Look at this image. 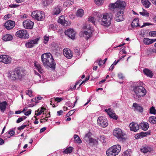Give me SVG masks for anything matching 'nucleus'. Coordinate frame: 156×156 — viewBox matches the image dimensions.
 Returning a JSON list of instances; mask_svg holds the SVG:
<instances>
[{
    "label": "nucleus",
    "instance_id": "1",
    "mask_svg": "<svg viewBox=\"0 0 156 156\" xmlns=\"http://www.w3.org/2000/svg\"><path fill=\"white\" fill-rule=\"evenodd\" d=\"M41 59L43 65L45 66L51 68L55 67V63L53 56L50 53H46L41 55Z\"/></svg>",
    "mask_w": 156,
    "mask_h": 156
},
{
    "label": "nucleus",
    "instance_id": "2",
    "mask_svg": "<svg viewBox=\"0 0 156 156\" xmlns=\"http://www.w3.org/2000/svg\"><path fill=\"white\" fill-rule=\"evenodd\" d=\"M133 97L138 100L144 96L147 93L145 89L142 86L135 85L132 87Z\"/></svg>",
    "mask_w": 156,
    "mask_h": 156
},
{
    "label": "nucleus",
    "instance_id": "3",
    "mask_svg": "<svg viewBox=\"0 0 156 156\" xmlns=\"http://www.w3.org/2000/svg\"><path fill=\"white\" fill-rule=\"evenodd\" d=\"M10 75L13 80H21L25 75V70L21 68L17 67L11 72Z\"/></svg>",
    "mask_w": 156,
    "mask_h": 156
},
{
    "label": "nucleus",
    "instance_id": "4",
    "mask_svg": "<svg viewBox=\"0 0 156 156\" xmlns=\"http://www.w3.org/2000/svg\"><path fill=\"white\" fill-rule=\"evenodd\" d=\"M121 150L120 145L117 144L113 145L109 148L106 151V154L108 156H115L118 155Z\"/></svg>",
    "mask_w": 156,
    "mask_h": 156
},
{
    "label": "nucleus",
    "instance_id": "5",
    "mask_svg": "<svg viewBox=\"0 0 156 156\" xmlns=\"http://www.w3.org/2000/svg\"><path fill=\"white\" fill-rule=\"evenodd\" d=\"M113 16L112 14L105 13L103 14V16L100 22L101 24L105 27H108L111 24Z\"/></svg>",
    "mask_w": 156,
    "mask_h": 156
},
{
    "label": "nucleus",
    "instance_id": "6",
    "mask_svg": "<svg viewBox=\"0 0 156 156\" xmlns=\"http://www.w3.org/2000/svg\"><path fill=\"white\" fill-rule=\"evenodd\" d=\"M33 18L38 21H42L45 18V15L43 12L36 10L33 11L31 14Z\"/></svg>",
    "mask_w": 156,
    "mask_h": 156
},
{
    "label": "nucleus",
    "instance_id": "7",
    "mask_svg": "<svg viewBox=\"0 0 156 156\" xmlns=\"http://www.w3.org/2000/svg\"><path fill=\"white\" fill-rule=\"evenodd\" d=\"M16 35L17 37L20 38L27 39L29 37L27 31L25 29L18 31L16 33Z\"/></svg>",
    "mask_w": 156,
    "mask_h": 156
},
{
    "label": "nucleus",
    "instance_id": "8",
    "mask_svg": "<svg viewBox=\"0 0 156 156\" xmlns=\"http://www.w3.org/2000/svg\"><path fill=\"white\" fill-rule=\"evenodd\" d=\"M113 134L119 140H122L123 139L124 135L122 130L119 128H116L114 130Z\"/></svg>",
    "mask_w": 156,
    "mask_h": 156
},
{
    "label": "nucleus",
    "instance_id": "9",
    "mask_svg": "<svg viewBox=\"0 0 156 156\" xmlns=\"http://www.w3.org/2000/svg\"><path fill=\"white\" fill-rule=\"evenodd\" d=\"M125 19V16L123 11L118 10L115 15V20L117 22L123 21Z\"/></svg>",
    "mask_w": 156,
    "mask_h": 156
},
{
    "label": "nucleus",
    "instance_id": "10",
    "mask_svg": "<svg viewBox=\"0 0 156 156\" xmlns=\"http://www.w3.org/2000/svg\"><path fill=\"white\" fill-rule=\"evenodd\" d=\"M98 124L101 127L103 128L107 126L108 124L107 119L103 116L98 117Z\"/></svg>",
    "mask_w": 156,
    "mask_h": 156
},
{
    "label": "nucleus",
    "instance_id": "11",
    "mask_svg": "<svg viewBox=\"0 0 156 156\" xmlns=\"http://www.w3.org/2000/svg\"><path fill=\"white\" fill-rule=\"evenodd\" d=\"M23 24L25 28L31 29L33 27L34 23L30 20H27L24 21L23 22Z\"/></svg>",
    "mask_w": 156,
    "mask_h": 156
},
{
    "label": "nucleus",
    "instance_id": "12",
    "mask_svg": "<svg viewBox=\"0 0 156 156\" xmlns=\"http://www.w3.org/2000/svg\"><path fill=\"white\" fill-rule=\"evenodd\" d=\"M39 40V38H37L28 41L26 43L25 46L27 48H32L34 46L35 44H37L38 43V42Z\"/></svg>",
    "mask_w": 156,
    "mask_h": 156
},
{
    "label": "nucleus",
    "instance_id": "13",
    "mask_svg": "<svg viewBox=\"0 0 156 156\" xmlns=\"http://www.w3.org/2000/svg\"><path fill=\"white\" fill-rule=\"evenodd\" d=\"M11 60L10 57L6 55H2L0 56V62H2L5 64L10 63Z\"/></svg>",
    "mask_w": 156,
    "mask_h": 156
},
{
    "label": "nucleus",
    "instance_id": "14",
    "mask_svg": "<svg viewBox=\"0 0 156 156\" xmlns=\"http://www.w3.org/2000/svg\"><path fill=\"white\" fill-rule=\"evenodd\" d=\"M65 35L68 36L70 38L73 39L75 36V32L72 29H69L65 32Z\"/></svg>",
    "mask_w": 156,
    "mask_h": 156
},
{
    "label": "nucleus",
    "instance_id": "15",
    "mask_svg": "<svg viewBox=\"0 0 156 156\" xmlns=\"http://www.w3.org/2000/svg\"><path fill=\"white\" fill-rule=\"evenodd\" d=\"M58 22V23H61L65 27L69 26L70 24V22L69 21L65 20L64 16L63 15L59 17Z\"/></svg>",
    "mask_w": 156,
    "mask_h": 156
},
{
    "label": "nucleus",
    "instance_id": "16",
    "mask_svg": "<svg viewBox=\"0 0 156 156\" xmlns=\"http://www.w3.org/2000/svg\"><path fill=\"white\" fill-rule=\"evenodd\" d=\"M4 26L8 30L13 28L15 26V22L11 20H8L4 23Z\"/></svg>",
    "mask_w": 156,
    "mask_h": 156
},
{
    "label": "nucleus",
    "instance_id": "17",
    "mask_svg": "<svg viewBox=\"0 0 156 156\" xmlns=\"http://www.w3.org/2000/svg\"><path fill=\"white\" fill-rule=\"evenodd\" d=\"M63 53L64 56L68 59L71 58L73 57L72 52L68 48L64 49Z\"/></svg>",
    "mask_w": 156,
    "mask_h": 156
},
{
    "label": "nucleus",
    "instance_id": "18",
    "mask_svg": "<svg viewBox=\"0 0 156 156\" xmlns=\"http://www.w3.org/2000/svg\"><path fill=\"white\" fill-rule=\"evenodd\" d=\"M130 130L134 132H136L139 130L140 126L137 123L132 122L129 125Z\"/></svg>",
    "mask_w": 156,
    "mask_h": 156
},
{
    "label": "nucleus",
    "instance_id": "19",
    "mask_svg": "<svg viewBox=\"0 0 156 156\" xmlns=\"http://www.w3.org/2000/svg\"><path fill=\"white\" fill-rule=\"evenodd\" d=\"M153 150V148L149 146H146L141 148V151L144 153H150Z\"/></svg>",
    "mask_w": 156,
    "mask_h": 156
},
{
    "label": "nucleus",
    "instance_id": "20",
    "mask_svg": "<svg viewBox=\"0 0 156 156\" xmlns=\"http://www.w3.org/2000/svg\"><path fill=\"white\" fill-rule=\"evenodd\" d=\"M141 129L146 131L148 129L149 127V125L148 123L146 122H142L140 124Z\"/></svg>",
    "mask_w": 156,
    "mask_h": 156
},
{
    "label": "nucleus",
    "instance_id": "21",
    "mask_svg": "<svg viewBox=\"0 0 156 156\" xmlns=\"http://www.w3.org/2000/svg\"><path fill=\"white\" fill-rule=\"evenodd\" d=\"M143 72L147 77L152 78L153 76V73L152 72L148 69H144L143 70Z\"/></svg>",
    "mask_w": 156,
    "mask_h": 156
},
{
    "label": "nucleus",
    "instance_id": "22",
    "mask_svg": "<svg viewBox=\"0 0 156 156\" xmlns=\"http://www.w3.org/2000/svg\"><path fill=\"white\" fill-rule=\"evenodd\" d=\"M133 107L134 108L135 111H137L141 112L143 111V108L136 103L133 104Z\"/></svg>",
    "mask_w": 156,
    "mask_h": 156
},
{
    "label": "nucleus",
    "instance_id": "23",
    "mask_svg": "<svg viewBox=\"0 0 156 156\" xmlns=\"http://www.w3.org/2000/svg\"><path fill=\"white\" fill-rule=\"evenodd\" d=\"M118 3L117 4V8L120 9H124L125 7L126 4L124 2L121 1H117Z\"/></svg>",
    "mask_w": 156,
    "mask_h": 156
},
{
    "label": "nucleus",
    "instance_id": "24",
    "mask_svg": "<svg viewBox=\"0 0 156 156\" xmlns=\"http://www.w3.org/2000/svg\"><path fill=\"white\" fill-rule=\"evenodd\" d=\"M83 37L87 40H88L91 37L93 33L87 32L86 30H84L83 32Z\"/></svg>",
    "mask_w": 156,
    "mask_h": 156
},
{
    "label": "nucleus",
    "instance_id": "25",
    "mask_svg": "<svg viewBox=\"0 0 156 156\" xmlns=\"http://www.w3.org/2000/svg\"><path fill=\"white\" fill-rule=\"evenodd\" d=\"M83 30L92 33L93 32V27L89 24H86L84 26Z\"/></svg>",
    "mask_w": 156,
    "mask_h": 156
},
{
    "label": "nucleus",
    "instance_id": "26",
    "mask_svg": "<svg viewBox=\"0 0 156 156\" xmlns=\"http://www.w3.org/2000/svg\"><path fill=\"white\" fill-rule=\"evenodd\" d=\"M7 105V102L5 101L0 103V109L2 112H4L5 111Z\"/></svg>",
    "mask_w": 156,
    "mask_h": 156
},
{
    "label": "nucleus",
    "instance_id": "27",
    "mask_svg": "<svg viewBox=\"0 0 156 156\" xmlns=\"http://www.w3.org/2000/svg\"><path fill=\"white\" fill-rule=\"evenodd\" d=\"M12 36L9 34L5 35L2 37V40L5 41H10L12 40Z\"/></svg>",
    "mask_w": 156,
    "mask_h": 156
},
{
    "label": "nucleus",
    "instance_id": "28",
    "mask_svg": "<svg viewBox=\"0 0 156 156\" xmlns=\"http://www.w3.org/2000/svg\"><path fill=\"white\" fill-rule=\"evenodd\" d=\"M139 20L138 18H135L133 21L131 23V26L132 27L134 28L138 26L140 27L138 24Z\"/></svg>",
    "mask_w": 156,
    "mask_h": 156
},
{
    "label": "nucleus",
    "instance_id": "29",
    "mask_svg": "<svg viewBox=\"0 0 156 156\" xmlns=\"http://www.w3.org/2000/svg\"><path fill=\"white\" fill-rule=\"evenodd\" d=\"M143 5L146 8H148L150 6L151 2L148 0H141Z\"/></svg>",
    "mask_w": 156,
    "mask_h": 156
},
{
    "label": "nucleus",
    "instance_id": "30",
    "mask_svg": "<svg viewBox=\"0 0 156 156\" xmlns=\"http://www.w3.org/2000/svg\"><path fill=\"white\" fill-rule=\"evenodd\" d=\"M34 66L36 69L40 73H42V69L41 65L40 64L37 62H34Z\"/></svg>",
    "mask_w": 156,
    "mask_h": 156
},
{
    "label": "nucleus",
    "instance_id": "31",
    "mask_svg": "<svg viewBox=\"0 0 156 156\" xmlns=\"http://www.w3.org/2000/svg\"><path fill=\"white\" fill-rule=\"evenodd\" d=\"M144 43L146 45L152 44L153 43L152 40L148 38H145L143 40Z\"/></svg>",
    "mask_w": 156,
    "mask_h": 156
},
{
    "label": "nucleus",
    "instance_id": "32",
    "mask_svg": "<svg viewBox=\"0 0 156 156\" xmlns=\"http://www.w3.org/2000/svg\"><path fill=\"white\" fill-rule=\"evenodd\" d=\"M73 0H68L64 2L63 5L64 6L67 7L73 5Z\"/></svg>",
    "mask_w": 156,
    "mask_h": 156
},
{
    "label": "nucleus",
    "instance_id": "33",
    "mask_svg": "<svg viewBox=\"0 0 156 156\" xmlns=\"http://www.w3.org/2000/svg\"><path fill=\"white\" fill-rule=\"evenodd\" d=\"M84 13L83 10L82 9H80L77 10L76 15L77 16L81 17L83 16Z\"/></svg>",
    "mask_w": 156,
    "mask_h": 156
},
{
    "label": "nucleus",
    "instance_id": "34",
    "mask_svg": "<svg viewBox=\"0 0 156 156\" xmlns=\"http://www.w3.org/2000/svg\"><path fill=\"white\" fill-rule=\"evenodd\" d=\"M117 1L115 3H111L108 5L109 8L110 9H112L117 8V4L118 3Z\"/></svg>",
    "mask_w": 156,
    "mask_h": 156
},
{
    "label": "nucleus",
    "instance_id": "35",
    "mask_svg": "<svg viewBox=\"0 0 156 156\" xmlns=\"http://www.w3.org/2000/svg\"><path fill=\"white\" fill-rule=\"evenodd\" d=\"M149 120L151 123L154 124L156 123V117L154 116H151L149 119Z\"/></svg>",
    "mask_w": 156,
    "mask_h": 156
},
{
    "label": "nucleus",
    "instance_id": "36",
    "mask_svg": "<svg viewBox=\"0 0 156 156\" xmlns=\"http://www.w3.org/2000/svg\"><path fill=\"white\" fill-rule=\"evenodd\" d=\"M131 152V150L128 149L123 152L122 156H130Z\"/></svg>",
    "mask_w": 156,
    "mask_h": 156
},
{
    "label": "nucleus",
    "instance_id": "37",
    "mask_svg": "<svg viewBox=\"0 0 156 156\" xmlns=\"http://www.w3.org/2000/svg\"><path fill=\"white\" fill-rule=\"evenodd\" d=\"M105 111L107 113L109 116H110V115H111L115 113L113 110L111 108H110L108 109H105Z\"/></svg>",
    "mask_w": 156,
    "mask_h": 156
},
{
    "label": "nucleus",
    "instance_id": "38",
    "mask_svg": "<svg viewBox=\"0 0 156 156\" xmlns=\"http://www.w3.org/2000/svg\"><path fill=\"white\" fill-rule=\"evenodd\" d=\"M61 11L59 7H56L54 10L53 14L54 15H58L60 12Z\"/></svg>",
    "mask_w": 156,
    "mask_h": 156
},
{
    "label": "nucleus",
    "instance_id": "39",
    "mask_svg": "<svg viewBox=\"0 0 156 156\" xmlns=\"http://www.w3.org/2000/svg\"><path fill=\"white\" fill-rule=\"evenodd\" d=\"M74 139L75 140V141L77 143L80 144L81 143L82 141L78 135L76 134H75L74 135Z\"/></svg>",
    "mask_w": 156,
    "mask_h": 156
},
{
    "label": "nucleus",
    "instance_id": "40",
    "mask_svg": "<svg viewBox=\"0 0 156 156\" xmlns=\"http://www.w3.org/2000/svg\"><path fill=\"white\" fill-rule=\"evenodd\" d=\"M91 133H88L87 134L85 135L84 139L85 141H88L89 139L91 138Z\"/></svg>",
    "mask_w": 156,
    "mask_h": 156
},
{
    "label": "nucleus",
    "instance_id": "41",
    "mask_svg": "<svg viewBox=\"0 0 156 156\" xmlns=\"http://www.w3.org/2000/svg\"><path fill=\"white\" fill-rule=\"evenodd\" d=\"M73 148L71 147H69L64 150V153L66 154L70 153L72 152Z\"/></svg>",
    "mask_w": 156,
    "mask_h": 156
},
{
    "label": "nucleus",
    "instance_id": "42",
    "mask_svg": "<svg viewBox=\"0 0 156 156\" xmlns=\"http://www.w3.org/2000/svg\"><path fill=\"white\" fill-rule=\"evenodd\" d=\"M150 132H142L140 133V134L141 136V138H142L150 135Z\"/></svg>",
    "mask_w": 156,
    "mask_h": 156
},
{
    "label": "nucleus",
    "instance_id": "43",
    "mask_svg": "<svg viewBox=\"0 0 156 156\" xmlns=\"http://www.w3.org/2000/svg\"><path fill=\"white\" fill-rule=\"evenodd\" d=\"M105 139L104 136L103 135L101 136L98 138V139L99 140V141L103 144H104L105 142Z\"/></svg>",
    "mask_w": 156,
    "mask_h": 156
},
{
    "label": "nucleus",
    "instance_id": "44",
    "mask_svg": "<svg viewBox=\"0 0 156 156\" xmlns=\"http://www.w3.org/2000/svg\"><path fill=\"white\" fill-rule=\"evenodd\" d=\"M79 49L78 47H75L74 48V51L75 54L77 56H79L80 54Z\"/></svg>",
    "mask_w": 156,
    "mask_h": 156
},
{
    "label": "nucleus",
    "instance_id": "45",
    "mask_svg": "<svg viewBox=\"0 0 156 156\" xmlns=\"http://www.w3.org/2000/svg\"><path fill=\"white\" fill-rule=\"evenodd\" d=\"M103 61L101 58L98 59V65L102 68H104L105 67V66L104 65V64H103Z\"/></svg>",
    "mask_w": 156,
    "mask_h": 156
},
{
    "label": "nucleus",
    "instance_id": "46",
    "mask_svg": "<svg viewBox=\"0 0 156 156\" xmlns=\"http://www.w3.org/2000/svg\"><path fill=\"white\" fill-rule=\"evenodd\" d=\"M150 113L153 114H156V110L154 107L152 106L150 108Z\"/></svg>",
    "mask_w": 156,
    "mask_h": 156
},
{
    "label": "nucleus",
    "instance_id": "47",
    "mask_svg": "<svg viewBox=\"0 0 156 156\" xmlns=\"http://www.w3.org/2000/svg\"><path fill=\"white\" fill-rule=\"evenodd\" d=\"M27 117L25 116H23L19 118L16 121V122L17 123H19L20 122H22L23 119H26Z\"/></svg>",
    "mask_w": 156,
    "mask_h": 156
},
{
    "label": "nucleus",
    "instance_id": "48",
    "mask_svg": "<svg viewBox=\"0 0 156 156\" xmlns=\"http://www.w3.org/2000/svg\"><path fill=\"white\" fill-rule=\"evenodd\" d=\"M109 117L110 118H112L115 120H117L118 119V116L116 115L115 113L111 115H110Z\"/></svg>",
    "mask_w": 156,
    "mask_h": 156
},
{
    "label": "nucleus",
    "instance_id": "49",
    "mask_svg": "<svg viewBox=\"0 0 156 156\" xmlns=\"http://www.w3.org/2000/svg\"><path fill=\"white\" fill-rule=\"evenodd\" d=\"M139 13L141 15L144 16H148L149 13L147 12H140Z\"/></svg>",
    "mask_w": 156,
    "mask_h": 156
},
{
    "label": "nucleus",
    "instance_id": "50",
    "mask_svg": "<svg viewBox=\"0 0 156 156\" xmlns=\"http://www.w3.org/2000/svg\"><path fill=\"white\" fill-rule=\"evenodd\" d=\"M26 94L28 95L30 97L33 96L32 92L31 90H28L26 91Z\"/></svg>",
    "mask_w": 156,
    "mask_h": 156
},
{
    "label": "nucleus",
    "instance_id": "51",
    "mask_svg": "<svg viewBox=\"0 0 156 156\" xmlns=\"http://www.w3.org/2000/svg\"><path fill=\"white\" fill-rule=\"evenodd\" d=\"M153 24L151 23H144L143 24L142 26L140 27V28H142L143 27H145L146 26H150V25H153Z\"/></svg>",
    "mask_w": 156,
    "mask_h": 156
},
{
    "label": "nucleus",
    "instance_id": "52",
    "mask_svg": "<svg viewBox=\"0 0 156 156\" xmlns=\"http://www.w3.org/2000/svg\"><path fill=\"white\" fill-rule=\"evenodd\" d=\"M89 21L92 23L94 25H95L94 18V17H90L89 18Z\"/></svg>",
    "mask_w": 156,
    "mask_h": 156
},
{
    "label": "nucleus",
    "instance_id": "53",
    "mask_svg": "<svg viewBox=\"0 0 156 156\" xmlns=\"http://www.w3.org/2000/svg\"><path fill=\"white\" fill-rule=\"evenodd\" d=\"M42 110H39V109L37 111H36L35 112H37V113H35V115H36L37 116L40 115L42 113V111H41Z\"/></svg>",
    "mask_w": 156,
    "mask_h": 156
},
{
    "label": "nucleus",
    "instance_id": "54",
    "mask_svg": "<svg viewBox=\"0 0 156 156\" xmlns=\"http://www.w3.org/2000/svg\"><path fill=\"white\" fill-rule=\"evenodd\" d=\"M49 40V37L46 36H45L44 37V43L46 44Z\"/></svg>",
    "mask_w": 156,
    "mask_h": 156
},
{
    "label": "nucleus",
    "instance_id": "55",
    "mask_svg": "<svg viewBox=\"0 0 156 156\" xmlns=\"http://www.w3.org/2000/svg\"><path fill=\"white\" fill-rule=\"evenodd\" d=\"M27 125H22V126L18 127V129H19V130L20 131L21 130L25 128L26 127H27Z\"/></svg>",
    "mask_w": 156,
    "mask_h": 156
},
{
    "label": "nucleus",
    "instance_id": "56",
    "mask_svg": "<svg viewBox=\"0 0 156 156\" xmlns=\"http://www.w3.org/2000/svg\"><path fill=\"white\" fill-rule=\"evenodd\" d=\"M11 136L15 134V132L13 130H10L8 133Z\"/></svg>",
    "mask_w": 156,
    "mask_h": 156
},
{
    "label": "nucleus",
    "instance_id": "57",
    "mask_svg": "<svg viewBox=\"0 0 156 156\" xmlns=\"http://www.w3.org/2000/svg\"><path fill=\"white\" fill-rule=\"evenodd\" d=\"M74 110V109L71 110L68 113L67 115L68 116L72 115L75 112Z\"/></svg>",
    "mask_w": 156,
    "mask_h": 156
},
{
    "label": "nucleus",
    "instance_id": "58",
    "mask_svg": "<svg viewBox=\"0 0 156 156\" xmlns=\"http://www.w3.org/2000/svg\"><path fill=\"white\" fill-rule=\"evenodd\" d=\"M63 100L62 98H55V100L57 102H59Z\"/></svg>",
    "mask_w": 156,
    "mask_h": 156
},
{
    "label": "nucleus",
    "instance_id": "59",
    "mask_svg": "<svg viewBox=\"0 0 156 156\" xmlns=\"http://www.w3.org/2000/svg\"><path fill=\"white\" fill-rule=\"evenodd\" d=\"M150 34L152 36L154 37L156 36V31H152L150 32Z\"/></svg>",
    "mask_w": 156,
    "mask_h": 156
},
{
    "label": "nucleus",
    "instance_id": "60",
    "mask_svg": "<svg viewBox=\"0 0 156 156\" xmlns=\"http://www.w3.org/2000/svg\"><path fill=\"white\" fill-rule=\"evenodd\" d=\"M31 110H28V111L25 112L24 113V114L28 116L31 114Z\"/></svg>",
    "mask_w": 156,
    "mask_h": 156
},
{
    "label": "nucleus",
    "instance_id": "61",
    "mask_svg": "<svg viewBox=\"0 0 156 156\" xmlns=\"http://www.w3.org/2000/svg\"><path fill=\"white\" fill-rule=\"evenodd\" d=\"M104 1L105 0H98V5H102Z\"/></svg>",
    "mask_w": 156,
    "mask_h": 156
},
{
    "label": "nucleus",
    "instance_id": "62",
    "mask_svg": "<svg viewBox=\"0 0 156 156\" xmlns=\"http://www.w3.org/2000/svg\"><path fill=\"white\" fill-rule=\"evenodd\" d=\"M89 141V142L90 143H94L96 141V140L94 139H93V138H91L90 139H89V140H88Z\"/></svg>",
    "mask_w": 156,
    "mask_h": 156
},
{
    "label": "nucleus",
    "instance_id": "63",
    "mask_svg": "<svg viewBox=\"0 0 156 156\" xmlns=\"http://www.w3.org/2000/svg\"><path fill=\"white\" fill-rule=\"evenodd\" d=\"M135 137L136 139H139L141 138V136L140 134V133L136 134Z\"/></svg>",
    "mask_w": 156,
    "mask_h": 156
},
{
    "label": "nucleus",
    "instance_id": "64",
    "mask_svg": "<svg viewBox=\"0 0 156 156\" xmlns=\"http://www.w3.org/2000/svg\"><path fill=\"white\" fill-rule=\"evenodd\" d=\"M118 78L119 79H122L123 77V76L122 74V73H119L118 74Z\"/></svg>",
    "mask_w": 156,
    "mask_h": 156
}]
</instances>
